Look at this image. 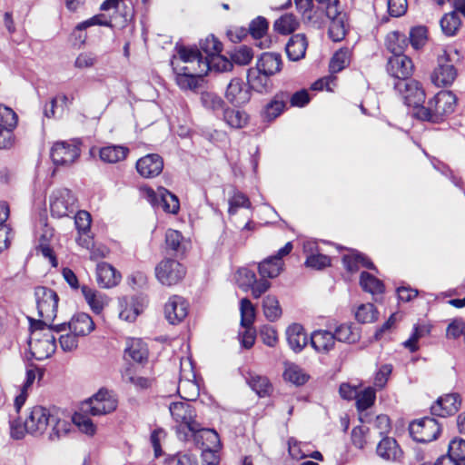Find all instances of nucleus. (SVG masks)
<instances>
[{
	"label": "nucleus",
	"instance_id": "obj_48",
	"mask_svg": "<svg viewBox=\"0 0 465 465\" xmlns=\"http://www.w3.org/2000/svg\"><path fill=\"white\" fill-rule=\"evenodd\" d=\"M88 415L90 413H84L80 410V412H76L73 416V422L82 432L93 436L96 431V427Z\"/></svg>",
	"mask_w": 465,
	"mask_h": 465
},
{
	"label": "nucleus",
	"instance_id": "obj_20",
	"mask_svg": "<svg viewBox=\"0 0 465 465\" xmlns=\"http://www.w3.org/2000/svg\"><path fill=\"white\" fill-rule=\"evenodd\" d=\"M413 63L403 53L391 56L387 64L388 73L399 80H407L413 73Z\"/></svg>",
	"mask_w": 465,
	"mask_h": 465
},
{
	"label": "nucleus",
	"instance_id": "obj_39",
	"mask_svg": "<svg viewBox=\"0 0 465 465\" xmlns=\"http://www.w3.org/2000/svg\"><path fill=\"white\" fill-rule=\"evenodd\" d=\"M223 119L230 127L241 129L248 124L249 115L243 111L227 108L224 110Z\"/></svg>",
	"mask_w": 465,
	"mask_h": 465
},
{
	"label": "nucleus",
	"instance_id": "obj_2",
	"mask_svg": "<svg viewBox=\"0 0 465 465\" xmlns=\"http://www.w3.org/2000/svg\"><path fill=\"white\" fill-rule=\"evenodd\" d=\"M294 2L305 24L320 28L329 20L331 22L330 37L334 42L344 38L345 14L339 10L338 0H294Z\"/></svg>",
	"mask_w": 465,
	"mask_h": 465
},
{
	"label": "nucleus",
	"instance_id": "obj_40",
	"mask_svg": "<svg viewBox=\"0 0 465 465\" xmlns=\"http://www.w3.org/2000/svg\"><path fill=\"white\" fill-rule=\"evenodd\" d=\"M376 399L375 390L368 387L361 391H358L356 396V406L360 413H362L367 409L371 408ZM361 420L364 421L362 414H361Z\"/></svg>",
	"mask_w": 465,
	"mask_h": 465
},
{
	"label": "nucleus",
	"instance_id": "obj_9",
	"mask_svg": "<svg viewBox=\"0 0 465 465\" xmlns=\"http://www.w3.org/2000/svg\"><path fill=\"white\" fill-rule=\"evenodd\" d=\"M117 407V400L112 391L100 390L81 405V411L93 416L105 415Z\"/></svg>",
	"mask_w": 465,
	"mask_h": 465
},
{
	"label": "nucleus",
	"instance_id": "obj_58",
	"mask_svg": "<svg viewBox=\"0 0 465 465\" xmlns=\"http://www.w3.org/2000/svg\"><path fill=\"white\" fill-rule=\"evenodd\" d=\"M201 49L206 54V57L211 59L222 51V43L213 35L207 36L200 43Z\"/></svg>",
	"mask_w": 465,
	"mask_h": 465
},
{
	"label": "nucleus",
	"instance_id": "obj_6",
	"mask_svg": "<svg viewBox=\"0 0 465 465\" xmlns=\"http://www.w3.org/2000/svg\"><path fill=\"white\" fill-rule=\"evenodd\" d=\"M39 327L31 322V337L29 340V349L32 356L37 361H43L49 358L55 351V337L52 333L53 326L47 325Z\"/></svg>",
	"mask_w": 465,
	"mask_h": 465
},
{
	"label": "nucleus",
	"instance_id": "obj_15",
	"mask_svg": "<svg viewBox=\"0 0 465 465\" xmlns=\"http://www.w3.org/2000/svg\"><path fill=\"white\" fill-rule=\"evenodd\" d=\"M53 328L57 333L69 331L79 337H84L94 330V322L87 313L80 312L74 315L69 322L53 325Z\"/></svg>",
	"mask_w": 465,
	"mask_h": 465
},
{
	"label": "nucleus",
	"instance_id": "obj_17",
	"mask_svg": "<svg viewBox=\"0 0 465 465\" xmlns=\"http://www.w3.org/2000/svg\"><path fill=\"white\" fill-rule=\"evenodd\" d=\"M80 155V149L75 142H57L51 149V158L55 165H70Z\"/></svg>",
	"mask_w": 465,
	"mask_h": 465
},
{
	"label": "nucleus",
	"instance_id": "obj_19",
	"mask_svg": "<svg viewBox=\"0 0 465 465\" xmlns=\"http://www.w3.org/2000/svg\"><path fill=\"white\" fill-rule=\"evenodd\" d=\"M189 304L180 295L171 296L164 304V316L171 324L182 322L188 315Z\"/></svg>",
	"mask_w": 465,
	"mask_h": 465
},
{
	"label": "nucleus",
	"instance_id": "obj_64",
	"mask_svg": "<svg viewBox=\"0 0 465 465\" xmlns=\"http://www.w3.org/2000/svg\"><path fill=\"white\" fill-rule=\"evenodd\" d=\"M78 338L74 332H67L59 336V343L64 351H73L78 346Z\"/></svg>",
	"mask_w": 465,
	"mask_h": 465
},
{
	"label": "nucleus",
	"instance_id": "obj_62",
	"mask_svg": "<svg viewBox=\"0 0 465 465\" xmlns=\"http://www.w3.org/2000/svg\"><path fill=\"white\" fill-rule=\"evenodd\" d=\"M410 42L414 49H420L427 42L426 27H413L410 32Z\"/></svg>",
	"mask_w": 465,
	"mask_h": 465
},
{
	"label": "nucleus",
	"instance_id": "obj_31",
	"mask_svg": "<svg viewBox=\"0 0 465 465\" xmlns=\"http://www.w3.org/2000/svg\"><path fill=\"white\" fill-rule=\"evenodd\" d=\"M148 350L146 344L137 338H129L126 341L124 357L130 358L136 362H142L147 358Z\"/></svg>",
	"mask_w": 465,
	"mask_h": 465
},
{
	"label": "nucleus",
	"instance_id": "obj_47",
	"mask_svg": "<svg viewBox=\"0 0 465 465\" xmlns=\"http://www.w3.org/2000/svg\"><path fill=\"white\" fill-rule=\"evenodd\" d=\"M360 284L361 288L370 293L376 294L383 292V283L375 276L363 272L361 274Z\"/></svg>",
	"mask_w": 465,
	"mask_h": 465
},
{
	"label": "nucleus",
	"instance_id": "obj_1",
	"mask_svg": "<svg viewBox=\"0 0 465 465\" xmlns=\"http://www.w3.org/2000/svg\"><path fill=\"white\" fill-rule=\"evenodd\" d=\"M71 428L70 421L61 417L58 411L36 405L30 409L24 426L12 422L11 436L20 440L25 436V432L35 437L46 433L50 441H57L64 438Z\"/></svg>",
	"mask_w": 465,
	"mask_h": 465
},
{
	"label": "nucleus",
	"instance_id": "obj_33",
	"mask_svg": "<svg viewBox=\"0 0 465 465\" xmlns=\"http://www.w3.org/2000/svg\"><path fill=\"white\" fill-rule=\"evenodd\" d=\"M129 153V149L122 145H107L99 150L100 159L106 163H116L124 161Z\"/></svg>",
	"mask_w": 465,
	"mask_h": 465
},
{
	"label": "nucleus",
	"instance_id": "obj_3",
	"mask_svg": "<svg viewBox=\"0 0 465 465\" xmlns=\"http://www.w3.org/2000/svg\"><path fill=\"white\" fill-rule=\"evenodd\" d=\"M100 10L101 14L75 26L73 35L79 44L85 42L86 35L83 33L84 30L94 25L122 29L128 25L134 15L133 8L128 6L124 0H104L100 5Z\"/></svg>",
	"mask_w": 465,
	"mask_h": 465
},
{
	"label": "nucleus",
	"instance_id": "obj_57",
	"mask_svg": "<svg viewBox=\"0 0 465 465\" xmlns=\"http://www.w3.org/2000/svg\"><path fill=\"white\" fill-rule=\"evenodd\" d=\"M230 57L233 63L240 65H245L252 61L253 57V53L250 47L246 45H242L239 46L238 48H235L230 54Z\"/></svg>",
	"mask_w": 465,
	"mask_h": 465
},
{
	"label": "nucleus",
	"instance_id": "obj_34",
	"mask_svg": "<svg viewBox=\"0 0 465 465\" xmlns=\"http://www.w3.org/2000/svg\"><path fill=\"white\" fill-rule=\"evenodd\" d=\"M377 454L386 460H397L401 450L393 438L384 437L377 446Z\"/></svg>",
	"mask_w": 465,
	"mask_h": 465
},
{
	"label": "nucleus",
	"instance_id": "obj_7",
	"mask_svg": "<svg viewBox=\"0 0 465 465\" xmlns=\"http://www.w3.org/2000/svg\"><path fill=\"white\" fill-rule=\"evenodd\" d=\"M170 413L176 423V433L181 440H187L190 434L197 433L201 424L195 420V411L187 402H173L169 406Z\"/></svg>",
	"mask_w": 465,
	"mask_h": 465
},
{
	"label": "nucleus",
	"instance_id": "obj_22",
	"mask_svg": "<svg viewBox=\"0 0 465 465\" xmlns=\"http://www.w3.org/2000/svg\"><path fill=\"white\" fill-rule=\"evenodd\" d=\"M225 98L234 105H242L250 101L251 93L239 78H233L227 85Z\"/></svg>",
	"mask_w": 465,
	"mask_h": 465
},
{
	"label": "nucleus",
	"instance_id": "obj_30",
	"mask_svg": "<svg viewBox=\"0 0 465 465\" xmlns=\"http://www.w3.org/2000/svg\"><path fill=\"white\" fill-rule=\"evenodd\" d=\"M286 336L290 347L296 352L301 351L307 345V334L303 327L298 323H293L287 328Z\"/></svg>",
	"mask_w": 465,
	"mask_h": 465
},
{
	"label": "nucleus",
	"instance_id": "obj_35",
	"mask_svg": "<svg viewBox=\"0 0 465 465\" xmlns=\"http://www.w3.org/2000/svg\"><path fill=\"white\" fill-rule=\"evenodd\" d=\"M82 293L92 311L96 314H99L108 304L109 299L107 296L92 288L83 286Z\"/></svg>",
	"mask_w": 465,
	"mask_h": 465
},
{
	"label": "nucleus",
	"instance_id": "obj_36",
	"mask_svg": "<svg viewBox=\"0 0 465 465\" xmlns=\"http://www.w3.org/2000/svg\"><path fill=\"white\" fill-rule=\"evenodd\" d=\"M288 99L289 94L287 93L277 94L264 107V118L269 121L277 118L283 112Z\"/></svg>",
	"mask_w": 465,
	"mask_h": 465
},
{
	"label": "nucleus",
	"instance_id": "obj_27",
	"mask_svg": "<svg viewBox=\"0 0 465 465\" xmlns=\"http://www.w3.org/2000/svg\"><path fill=\"white\" fill-rule=\"evenodd\" d=\"M335 334L325 331L318 330L312 332L311 344L314 350L321 353H328L335 346Z\"/></svg>",
	"mask_w": 465,
	"mask_h": 465
},
{
	"label": "nucleus",
	"instance_id": "obj_37",
	"mask_svg": "<svg viewBox=\"0 0 465 465\" xmlns=\"http://www.w3.org/2000/svg\"><path fill=\"white\" fill-rule=\"evenodd\" d=\"M337 341L346 343H356L361 339V330L352 323H342L334 331Z\"/></svg>",
	"mask_w": 465,
	"mask_h": 465
},
{
	"label": "nucleus",
	"instance_id": "obj_21",
	"mask_svg": "<svg viewBox=\"0 0 465 465\" xmlns=\"http://www.w3.org/2000/svg\"><path fill=\"white\" fill-rule=\"evenodd\" d=\"M163 168V161L159 154L150 153L140 158L136 163L137 172L144 178L158 176Z\"/></svg>",
	"mask_w": 465,
	"mask_h": 465
},
{
	"label": "nucleus",
	"instance_id": "obj_43",
	"mask_svg": "<svg viewBox=\"0 0 465 465\" xmlns=\"http://www.w3.org/2000/svg\"><path fill=\"white\" fill-rule=\"evenodd\" d=\"M140 310L137 302L134 300L123 299L119 302V317L126 322H134L139 315Z\"/></svg>",
	"mask_w": 465,
	"mask_h": 465
},
{
	"label": "nucleus",
	"instance_id": "obj_28",
	"mask_svg": "<svg viewBox=\"0 0 465 465\" xmlns=\"http://www.w3.org/2000/svg\"><path fill=\"white\" fill-rule=\"evenodd\" d=\"M308 41L303 34L293 35L286 44V54L290 60L299 61L305 56Z\"/></svg>",
	"mask_w": 465,
	"mask_h": 465
},
{
	"label": "nucleus",
	"instance_id": "obj_24",
	"mask_svg": "<svg viewBox=\"0 0 465 465\" xmlns=\"http://www.w3.org/2000/svg\"><path fill=\"white\" fill-rule=\"evenodd\" d=\"M150 197H153L154 203L169 213L175 214L180 209L179 200L176 195L164 188H159L156 193L148 192Z\"/></svg>",
	"mask_w": 465,
	"mask_h": 465
},
{
	"label": "nucleus",
	"instance_id": "obj_12",
	"mask_svg": "<svg viewBox=\"0 0 465 465\" xmlns=\"http://www.w3.org/2000/svg\"><path fill=\"white\" fill-rule=\"evenodd\" d=\"M75 197L66 188L57 189L50 197V210L53 216L62 218L73 213L75 209Z\"/></svg>",
	"mask_w": 465,
	"mask_h": 465
},
{
	"label": "nucleus",
	"instance_id": "obj_8",
	"mask_svg": "<svg viewBox=\"0 0 465 465\" xmlns=\"http://www.w3.org/2000/svg\"><path fill=\"white\" fill-rule=\"evenodd\" d=\"M35 296L41 320L34 321L33 322L39 327L47 326L56 317L58 296L54 290L45 286L36 287Z\"/></svg>",
	"mask_w": 465,
	"mask_h": 465
},
{
	"label": "nucleus",
	"instance_id": "obj_56",
	"mask_svg": "<svg viewBox=\"0 0 465 465\" xmlns=\"http://www.w3.org/2000/svg\"><path fill=\"white\" fill-rule=\"evenodd\" d=\"M355 317L357 321L362 323L374 322L378 317V312L371 303L361 304L359 306Z\"/></svg>",
	"mask_w": 465,
	"mask_h": 465
},
{
	"label": "nucleus",
	"instance_id": "obj_59",
	"mask_svg": "<svg viewBox=\"0 0 465 465\" xmlns=\"http://www.w3.org/2000/svg\"><path fill=\"white\" fill-rule=\"evenodd\" d=\"M123 380L125 383L134 386L137 390L147 389L151 385L150 380L136 375L132 370H126L123 374Z\"/></svg>",
	"mask_w": 465,
	"mask_h": 465
},
{
	"label": "nucleus",
	"instance_id": "obj_44",
	"mask_svg": "<svg viewBox=\"0 0 465 465\" xmlns=\"http://www.w3.org/2000/svg\"><path fill=\"white\" fill-rule=\"evenodd\" d=\"M283 377L286 381L297 386L303 385L309 378L302 368L292 363L286 364Z\"/></svg>",
	"mask_w": 465,
	"mask_h": 465
},
{
	"label": "nucleus",
	"instance_id": "obj_51",
	"mask_svg": "<svg viewBox=\"0 0 465 465\" xmlns=\"http://www.w3.org/2000/svg\"><path fill=\"white\" fill-rule=\"evenodd\" d=\"M235 280L238 286L242 291L248 292L256 282V275L252 271L247 268H240L236 272Z\"/></svg>",
	"mask_w": 465,
	"mask_h": 465
},
{
	"label": "nucleus",
	"instance_id": "obj_45",
	"mask_svg": "<svg viewBox=\"0 0 465 465\" xmlns=\"http://www.w3.org/2000/svg\"><path fill=\"white\" fill-rule=\"evenodd\" d=\"M387 49L394 55L403 53L407 46L406 37L399 32H391L386 36Z\"/></svg>",
	"mask_w": 465,
	"mask_h": 465
},
{
	"label": "nucleus",
	"instance_id": "obj_61",
	"mask_svg": "<svg viewBox=\"0 0 465 465\" xmlns=\"http://www.w3.org/2000/svg\"><path fill=\"white\" fill-rule=\"evenodd\" d=\"M307 267L321 270L331 265V259L329 256L320 252L309 254L305 261Z\"/></svg>",
	"mask_w": 465,
	"mask_h": 465
},
{
	"label": "nucleus",
	"instance_id": "obj_60",
	"mask_svg": "<svg viewBox=\"0 0 465 465\" xmlns=\"http://www.w3.org/2000/svg\"><path fill=\"white\" fill-rule=\"evenodd\" d=\"M203 60L208 62V71L212 67H214L218 71L222 72L230 71L232 68L233 62L232 61V59L229 60L228 58H226L223 55H221L220 54H215L211 59L203 57Z\"/></svg>",
	"mask_w": 465,
	"mask_h": 465
},
{
	"label": "nucleus",
	"instance_id": "obj_46",
	"mask_svg": "<svg viewBox=\"0 0 465 465\" xmlns=\"http://www.w3.org/2000/svg\"><path fill=\"white\" fill-rule=\"evenodd\" d=\"M299 23L292 14H286L274 22L275 31L282 35H288L297 29Z\"/></svg>",
	"mask_w": 465,
	"mask_h": 465
},
{
	"label": "nucleus",
	"instance_id": "obj_10",
	"mask_svg": "<svg viewBox=\"0 0 465 465\" xmlns=\"http://www.w3.org/2000/svg\"><path fill=\"white\" fill-rule=\"evenodd\" d=\"M185 273L183 265L173 259H163L155 267L156 279L166 286L177 284L183 279Z\"/></svg>",
	"mask_w": 465,
	"mask_h": 465
},
{
	"label": "nucleus",
	"instance_id": "obj_41",
	"mask_svg": "<svg viewBox=\"0 0 465 465\" xmlns=\"http://www.w3.org/2000/svg\"><path fill=\"white\" fill-rule=\"evenodd\" d=\"M440 27L442 33L447 36H453L459 31L461 21L457 14V12L453 11L449 14H446L440 19Z\"/></svg>",
	"mask_w": 465,
	"mask_h": 465
},
{
	"label": "nucleus",
	"instance_id": "obj_63",
	"mask_svg": "<svg viewBox=\"0 0 465 465\" xmlns=\"http://www.w3.org/2000/svg\"><path fill=\"white\" fill-rule=\"evenodd\" d=\"M268 30V22L263 17L254 19L250 25V32L253 38L262 39Z\"/></svg>",
	"mask_w": 465,
	"mask_h": 465
},
{
	"label": "nucleus",
	"instance_id": "obj_26",
	"mask_svg": "<svg viewBox=\"0 0 465 465\" xmlns=\"http://www.w3.org/2000/svg\"><path fill=\"white\" fill-rule=\"evenodd\" d=\"M229 209L228 213L232 219L237 214L239 208H244L248 211L247 221L243 225V230H252V203L249 198L241 192H234V193L229 198Z\"/></svg>",
	"mask_w": 465,
	"mask_h": 465
},
{
	"label": "nucleus",
	"instance_id": "obj_4",
	"mask_svg": "<svg viewBox=\"0 0 465 465\" xmlns=\"http://www.w3.org/2000/svg\"><path fill=\"white\" fill-rule=\"evenodd\" d=\"M171 64L176 74L175 81L183 90H194L198 86V78L208 72V62L196 48L180 46L173 55Z\"/></svg>",
	"mask_w": 465,
	"mask_h": 465
},
{
	"label": "nucleus",
	"instance_id": "obj_25",
	"mask_svg": "<svg viewBox=\"0 0 465 465\" xmlns=\"http://www.w3.org/2000/svg\"><path fill=\"white\" fill-rule=\"evenodd\" d=\"M122 279V275L111 264L99 262L96 266V281L102 288L116 286Z\"/></svg>",
	"mask_w": 465,
	"mask_h": 465
},
{
	"label": "nucleus",
	"instance_id": "obj_13",
	"mask_svg": "<svg viewBox=\"0 0 465 465\" xmlns=\"http://www.w3.org/2000/svg\"><path fill=\"white\" fill-rule=\"evenodd\" d=\"M409 430L416 441L430 442L440 434V425L435 419L426 417L411 422Z\"/></svg>",
	"mask_w": 465,
	"mask_h": 465
},
{
	"label": "nucleus",
	"instance_id": "obj_55",
	"mask_svg": "<svg viewBox=\"0 0 465 465\" xmlns=\"http://www.w3.org/2000/svg\"><path fill=\"white\" fill-rule=\"evenodd\" d=\"M200 438L203 440V449L219 450L220 437L213 430H205L201 427Z\"/></svg>",
	"mask_w": 465,
	"mask_h": 465
},
{
	"label": "nucleus",
	"instance_id": "obj_54",
	"mask_svg": "<svg viewBox=\"0 0 465 465\" xmlns=\"http://www.w3.org/2000/svg\"><path fill=\"white\" fill-rule=\"evenodd\" d=\"M251 388L261 397L265 396L271 390V384L266 377L251 375L248 379Z\"/></svg>",
	"mask_w": 465,
	"mask_h": 465
},
{
	"label": "nucleus",
	"instance_id": "obj_23",
	"mask_svg": "<svg viewBox=\"0 0 465 465\" xmlns=\"http://www.w3.org/2000/svg\"><path fill=\"white\" fill-rule=\"evenodd\" d=\"M460 396L456 393L446 394L438 399L431 406V413L439 417L454 414L460 408Z\"/></svg>",
	"mask_w": 465,
	"mask_h": 465
},
{
	"label": "nucleus",
	"instance_id": "obj_53",
	"mask_svg": "<svg viewBox=\"0 0 465 465\" xmlns=\"http://www.w3.org/2000/svg\"><path fill=\"white\" fill-rule=\"evenodd\" d=\"M459 465H465V440L454 439L449 444V454Z\"/></svg>",
	"mask_w": 465,
	"mask_h": 465
},
{
	"label": "nucleus",
	"instance_id": "obj_16",
	"mask_svg": "<svg viewBox=\"0 0 465 465\" xmlns=\"http://www.w3.org/2000/svg\"><path fill=\"white\" fill-rule=\"evenodd\" d=\"M17 116L9 107H0V149H10L14 144L13 130L16 126Z\"/></svg>",
	"mask_w": 465,
	"mask_h": 465
},
{
	"label": "nucleus",
	"instance_id": "obj_49",
	"mask_svg": "<svg viewBox=\"0 0 465 465\" xmlns=\"http://www.w3.org/2000/svg\"><path fill=\"white\" fill-rule=\"evenodd\" d=\"M241 324L243 328L252 327L255 319V309L251 301L243 298L240 302Z\"/></svg>",
	"mask_w": 465,
	"mask_h": 465
},
{
	"label": "nucleus",
	"instance_id": "obj_5",
	"mask_svg": "<svg viewBox=\"0 0 465 465\" xmlns=\"http://www.w3.org/2000/svg\"><path fill=\"white\" fill-rule=\"evenodd\" d=\"M456 103L457 98L452 92L440 91L426 106H421L414 112V116L422 121L440 123L454 112Z\"/></svg>",
	"mask_w": 465,
	"mask_h": 465
},
{
	"label": "nucleus",
	"instance_id": "obj_32",
	"mask_svg": "<svg viewBox=\"0 0 465 465\" xmlns=\"http://www.w3.org/2000/svg\"><path fill=\"white\" fill-rule=\"evenodd\" d=\"M270 75L263 74L258 68L252 67L247 73V81L250 88L258 93H266L271 86Z\"/></svg>",
	"mask_w": 465,
	"mask_h": 465
},
{
	"label": "nucleus",
	"instance_id": "obj_42",
	"mask_svg": "<svg viewBox=\"0 0 465 465\" xmlns=\"http://www.w3.org/2000/svg\"><path fill=\"white\" fill-rule=\"evenodd\" d=\"M263 314L270 322L278 320L282 315V308L278 299L273 295H267L262 301Z\"/></svg>",
	"mask_w": 465,
	"mask_h": 465
},
{
	"label": "nucleus",
	"instance_id": "obj_14",
	"mask_svg": "<svg viewBox=\"0 0 465 465\" xmlns=\"http://www.w3.org/2000/svg\"><path fill=\"white\" fill-rule=\"evenodd\" d=\"M457 77V70L450 63V54L445 50L438 56V65L431 74V81L437 86L450 85Z\"/></svg>",
	"mask_w": 465,
	"mask_h": 465
},
{
	"label": "nucleus",
	"instance_id": "obj_38",
	"mask_svg": "<svg viewBox=\"0 0 465 465\" xmlns=\"http://www.w3.org/2000/svg\"><path fill=\"white\" fill-rule=\"evenodd\" d=\"M177 391L182 399L190 401L196 400L200 389L195 378H180Z\"/></svg>",
	"mask_w": 465,
	"mask_h": 465
},
{
	"label": "nucleus",
	"instance_id": "obj_29",
	"mask_svg": "<svg viewBox=\"0 0 465 465\" xmlns=\"http://www.w3.org/2000/svg\"><path fill=\"white\" fill-rule=\"evenodd\" d=\"M256 68L270 76L282 69L281 55L275 53H263L258 59Z\"/></svg>",
	"mask_w": 465,
	"mask_h": 465
},
{
	"label": "nucleus",
	"instance_id": "obj_18",
	"mask_svg": "<svg viewBox=\"0 0 465 465\" xmlns=\"http://www.w3.org/2000/svg\"><path fill=\"white\" fill-rule=\"evenodd\" d=\"M292 250V242H287L281 248L275 256L269 257L259 263L258 271L262 278H275L282 271V258L289 254Z\"/></svg>",
	"mask_w": 465,
	"mask_h": 465
},
{
	"label": "nucleus",
	"instance_id": "obj_52",
	"mask_svg": "<svg viewBox=\"0 0 465 465\" xmlns=\"http://www.w3.org/2000/svg\"><path fill=\"white\" fill-rule=\"evenodd\" d=\"M165 242L167 247L177 252H183L186 249L183 237L176 230H168L165 233Z\"/></svg>",
	"mask_w": 465,
	"mask_h": 465
},
{
	"label": "nucleus",
	"instance_id": "obj_50",
	"mask_svg": "<svg viewBox=\"0 0 465 465\" xmlns=\"http://www.w3.org/2000/svg\"><path fill=\"white\" fill-rule=\"evenodd\" d=\"M351 52L348 48H341L332 56L330 68L332 73H338L350 64Z\"/></svg>",
	"mask_w": 465,
	"mask_h": 465
},
{
	"label": "nucleus",
	"instance_id": "obj_11",
	"mask_svg": "<svg viewBox=\"0 0 465 465\" xmlns=\"http://www.w3.org/2000/svg\"><path fill=\"white\" fill-rule=\"evenodd\" d=\"M395 89L401 95L408 106H412L415 112L420 108L425 101V91L416 80H399L395 84Z\"/></svg>",
	"mask_w": 465,
	"mask_h": 465
}]
</instances>
